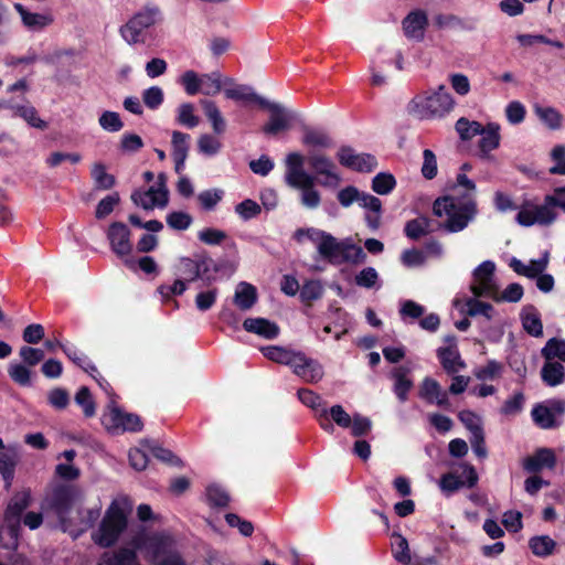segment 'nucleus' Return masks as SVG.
I'll return each mask as SVG.
<instances>
[{"mask_svg": "<svg viewBox=\"0 0 565 565\" xmlns=\"http://www.w3.org/2000/svg\"><path fill=\"white\" fill-rule=\"evenodd\" d=\"M131 544L134 550L121 547L105 552L97 565H140L136 551L143 552L154 565H184L173 539L166 533H141L132 539Z\"/></svg>", "mask_w": 565, "mask_h": 565, "instance_id": "f257e3e1", "label": "nucleus"}, {"mask_svg": "<svg viewBox=\"0 0 565 565\" xmlns=\"http://www.w3.org/2000/svg\"><path fill=\"white\" fill-rule=\"evenodd\" d=\"M82 503L83 492L76 486H58L51 494L50 505L63 532L74 539L90 529L100 516V508L84 509Z\"/></svg>", "mask_w": 565, "mask_h": 565, "instance_id": "f03ea898", "label": "nucleus"}, {"mask_svg": "<svg viewBox=\"0 0 565 565\" xmlns=\"http://www.w3.org/2000/svg\"><path fill=\"white\" fill-rule=\"evenodd\" d=\"M457 186L467 190L465 194H450L438 198L433 204V213L443 221L439 228L446 233H459L475 221L478 214L473 196L476 184L465 173L457 175Z\"/></svg>", "mask_w": 565, "mask_h": 565, "instance_id": "7ed1b4c3", "label": "nucleus"}, {"mask_svg": "<svg viewBox=\"0 0 565 565\" xmlns=\"http://www.w3.org/2000/svg\"><path fill=\"white\" fill-rule=\"evenodd\" d=\"M306 235L316 244L319 255L331 264L341 262L363 263L366 258L361 246L348 241L339 242L330 233L318 228L298 230L297 236Z\"/></svg>", "mask_w": 565, "mask_h": 565, "instance_id": "20e7f679", "label": "nucleus"}, {"mask_svg": "<svg viewBox=\"0 0 565 565\" xmlns=\"http://www.w3.org/2000/svg\"><path fill=\"white\" fill-rule=\"evenodd\" d=\"M131 510L132 505L127 497L114 499L107 508L98 529L93 532V541L100 547L113 546L126 531L128 515Z\"/></svg>", "mask_w": 565, "mask_h": 565, "instance_id": "39448f33", "label": "nucleus"}, {"mask_svg": "<svg viewBox=\"0 0 565 565\" xmlns=\"http://www.w3.org/2000/svg\"><path fill=\"white\" fill-rule=\"evenodd\" d=\"M306 158L299 152H290L285 159V182L294 189H300V201L307 209L320 205V193L315 189V177L303 169Z\"/></svg>", "mask_w": 565, "mask_h": 565, "instance_id": "423d86ee", "label": "nucleus"}, {"mask_svg": "<svg viewBox=\"0 0 565 565\" xmlns=\"http://www.w3.org/2000/svg\"><path fill=\"white\" fill-rule=\"evenodd\" d=\"M455 107V100L445 85L435 90H427L416 95L406 106L408 115L420 120L443 118Z\"/></svg>", "mask_w": 565, "mask_h": 565, "instance_id": "0eeeda50", "label": "nucleus"}, {"mask_svg": "<svg viewBox=\"0 0 565 565\" xmlns=\"http://www.w3.org/2000/svg\"><path fill=\"white\" fill-rule=\"evenodd\" d=\"M162 14L158 6L153 3L146 4L124 25L119 33L129 45L145 42V31L161 21Z\"/></svg>", "mask_w": 565, "mask_h": 565, "instance_id": "6e6552de", "label": "nucleus"}, {"mask_svg": "<svg viewBox=\"0 0 565 565\" xmlns=\"http://www.w3.org/2000/svg\"><path fill=\"white\" fill-rule=\"evenodd\" d=\"M557 218V212L553 203L548 201V194L545 195L542 204H535L531 201H525L515 216V221L525 227L532 225L547 226L554 223Z\"/></svg>", "mask_w": 565, "mask_h": 565, "instance_id": "1a4fd4ad", "label": "nucleus"}, {"mask_svg": "<svg viewBox=\"0 0 565 565\" xmlns=\"http://www.w3.org/2000/svg\"><path fill=\"white\" fill-rule=\"evenodd\" d=\"M478 482L475 468L467 462L451 466V470L439 479V488L446 495H451L461 488H473Z\"/></svg>", "mask_w": 565, "mask_h": 565, "instance_id": "9d476101", "label": "nucleus"}, {"mask_svg": "<svg viewBox=\"0 0 565 565\" xmlns=\"http://www.w3.org/2000/svg\"><path fill=\"white\" fill-rule=\"evenodd\" d=\"M307 162L313 171L315 182L324 188L334 189L339 186L342 178L333 160L320 152H310Z\"/></svg>", "mask_w": 565, "mask_h": 565, "instance_id": "9b49d317", "label": "nucleus"}, {"mask_svg": "<svg viewBox=\"0 0 565 565\" xmlns=\"http://www.w3.org/2000/svg\"><path fill=\"white\" fill-rule=\"evenodd\" d=\"M167 177L164 173L158 175L157 182L148 190H136L131 194L132 202L145 210L163 207L168 203Z\"/></svg>", "mask_w": 565, "mask_h": 565, "instance_id": "f8f14e48", "label": "nucleus"}, {"mask_svg": "<svg viewBox=\"0 0 565 565\" xmlns=\"http://www.w3.org/2000/svg\"><path fill=\"white\" fill-rule=\"evenodd\" d=\"M107 239L109 241L110 249L118 257L124 258L131 254L132 244L130 242V230L125 223H111L107 231ZM124 262L130 269H135V260L126 258Z\"/></svg>", "mask_w": 565, "mask_h": 565, "instance_id": "ddd939ff", "label": "nucleus"}, {"mask_svg": "<svg viewBox=\"0 0 565 565\" xmlns=\"http://www.w3.org/2000/svg\"><path fill=\"white\" fill-rule=\"evenodd\" d=\"M205 82L214 83V89H209V87L204 85L203 94L206 96H214L222 89V75L220 72L199 75L194 71H185L179 78V83L183 86L189 96L201 93V86Z\"/></svg>", "mask_w": 565, "mask_h": 565, "instance_id": "4468645a", "label": "nucleus"}, {"mask_svg": "<svg viewBox=\"0 0 565 565\" xmlns=\"http://www.w3.org/2000/svg\"><path fill=\"white\" fill-rule=\"evenodd\" d=\"M262 107L270 111L269 121L263 127V131L266 135L274 136L280 131L288 130L292 122L299 118L297 113L276 102L266 99Z\"/></svg>", "mask_w": 565, "mask_h": 565, "instance_id": "2eb2a0df", "label": "nucleus"}, {"mask_svg": "<svg viewBox=\"0 0 565 565\" xmlns=\"http://www.w3.org/2000/svg\"><path fill=\"white\" fill-rule=\"evenodd\" d=\"M104 424L106 428L114 433H137L142 429L141 418L134 414L127 413L118 406H110L109 412L104 416Z\"/></svg>", "mask_w": 565, "mask_h": 565, "instance_id": "dca6fc26", "label": "nucleus"}, {"mask_svg": "<svg viewBox=\"0 0 565 565\" xmlns=\"http://www.w3.org/2000/svg\"><path fill=\"white\" fill-rule=\"evenodd\" d=\"M494 270L495 264L492 260H484L475 268L472 273L473 281L470 286L472 295L484 298L494 296L498 286L494 279Z\"/></svg>", "mask_w": 565, "mask_h": 565, "instance_id": "f3484780", "label": "nucleus"}, {"mask_svg": "<svg viewBox=\"0 0 565 565\" xmlns=\"http://www.w3.org/2000/svg\"><path fill=\"white\" fill-rule=\"evenodd\" d=\"M290 369L295 375L310 384L320 382L324 376L322 364L315 359L308 358L302 352H298Z\"/></svg>", "mask_w": 565, "mask_h": 565, "instance_id": "a211bd4d", "label": "nucleus"}, {"mask_svg": "<svg viewBox=\"0 0 565 565\" xmlns=\"http://www.w3.org/2000/svg\"><path fill=\"white\" fill-rule=\"evenodd\" d=\"M337 157L343 167L358 172H371L377 166V161L374 156L369 153H355V151L349 146L341 147Z\"/></svg>", "mask_w": 565, "mask_h": 565, "instance_id": "6ab92c4d", "label": "nucleus"}, {"mask_svg": "<svg viewBox=\"0 0 565 565\" xmlns=\"http://www.w3.org/2000/svg\"><path fill=\"white\" fill-rule=\"evenodd\" d=\"M224 87V95L227 99L243 103H255L260 107L266 98L258 95L255 89L246 84H236L232 77L222 78V87Z\"/></svg>", "mask_w": 565, "mask_h": 565, "instance_id": "aec40b11", "label": "nucleus"}, {"mask_svg": "<svg viewBox=\"0 0 565 565\" xmlns=\"http://www.w3.org/2000/svg\"><path fill=\"white\" fill-rule=\"evenodd\" d=\"M445 341L448 342L449 345L438 348L437 356L447 374H456L466 367V363L457 349L456 338L454 335H447Z\"/></svg>", "mask_w": 565, "mask_h": 565, "instance_id": "412c9836", "label": "nucleus"}, {"mask_svg": "<svg viewBox=\"0 0 565 565\" xmlns=\"http://www.w3.org/2000/svg\"><path fill=\"white\" fill-rule=\"evenodd\" d=\"M472 295V297H465L463 299H456L454 306L463 315L469 317L483 316L486 319L493 318L494 308L491 303L484 302Z\"/></svg>", "mask_w": 565, "mask_h": 565, "instance_id": "4be33fe9", "label": "nucleus"}, {"mask_svg": "<svg viewBox=\"0 0 565 565\" xmlns=\"http://www.w3.org/2000/svg\"><path fill=\"white\" fill-rule=\"evenodd\" d=\"M359 205L366 210L364 220L367 227L372 231L379 230L382 217L381 200L370 193L361 192Z\"/></svg>", "mask_w": 565, "mask_h": 565, "instance_id": "5701e85b", "label": "nucleus"}, {"mask_svg": "<svg viewBox=\"0 0 565 565\" xmlns=\"http://www.w3.org/2000/svg\"><path fill=\"white\" fill-rule=\"evenodd\" d=\"M548 260L550 254L548 252H544L541 258L531 259L527 265L522 263L520 259L513 257L510 262V267L518 275L525 276L526 278L530 279H535L537 276L545 271L548 265Z\"/></svg>", "mask_w": 565, "mask_h": 565, "instance_id": "b1692460", "label": "nucleus"}, {"mask_svg": "<svg viewBox=\"0 0 565 565\" xmlns=\"http://www.w3.org/2000/svg\"><path fill=\"white\" fill-rule=\"evenodd\" d=\"M419 396L429 404H437L441 407L449 405L448 394L444 391L440 384L431 379L425 377L419 388Z\"/></svg>", "mask_w": 565, "mask_h": 565, "instance_id": "393cba45", "label": "nucleus"}, {"mask_svg": "<svg viewBox=\"0 0 565 565\" xmlns=\"http://www.w3.org/2000/svg\"><path fill=\"white\" fill-rule=\"evenodd\" d=\"M556 465V456L551 448H540L533 456L526 457L523 468L527 472H539L544 468L553 469Z\"/></svg>", "mask_w": 565, "mask_h": 565, "instance_id": "a878e982", "label": "nucleus"}, {"mask_svg": "<svg viewBox=\"0 0 565 565\" xmlns=\"http://www.w3.org/2000/svg\"><path fill=\"white\" fill-rule=\"evenodd\" d=\"M409 373L411 369L406 366H396L390 373V377L394 381L393 392L401 403L408 399V393L414 385L408 377Z\"/></svg>", "mask_w": 565, "mask_h": 565, "instance_id": "bb28decb", "label": "nucleus"}, {"mask_svg": "<svg viewBox=\"0 0 565 565\" xmlns=\"http://www.w3.org/2000/svg\"><path fill=\"white\" fill-rule=\"evenodd\" d=\"M247 332L255 333L267 340L276 339L279 334V327L265 318H247L243 322Z\"/></svg>", "mask_w": 565, "mask_h": 565, "instance_id": "cd10ccee", "label": "nucleus"}, {"mask_svg": "<svg viewBox=\"0 0 565 565\" xmlns=\"http://www.w3.org/2000/svg\"><path fill=\"white\" fill-rule=\"evenodd\" d=\"M520 320L526 333L534 338L543 337V323L539 310L533 305H527L520 312Z\"/></svg>", "mask_w": 565, "mask_h": 565, "instance_id": "c85d7f7f", "label": "nucleus"}, {"mask_svg": "<svg viewBox=\"0 0 565 565\" xmlns=\"http://www.w3.org/2000/svg\"><path fill=\"white\" fill-rule=\"evenodd\" d=\"M427 25V15L423 11L411 12L403 20L404 33L408 39L420 41Z\"/></svg>", "mask_w": 565, "mask_h": 565, "instance_id": "c756f323", "label": "nucleus"}, {"mask_svg": "<svg viewBox=\"0 0 565 565\" xmlns=\"http://www.w3.org/2000/svg\"><path fill=\"white\" fill-rule=\"evenodd\" d=\"M14 8L20 14L23 25L30 31H41L53 22L50 14L31 12L19 3H15Z\"/></svg>", "mask_w": 565, "mask_h": 565, "instance_id": "7c9ffc66", "label": "nucleus"}, {"mask_svg": "<svg viewBox=\"0 0 565 565\" xmlns=\"http://www.w3.org/2000/svg\"><path fill=\"white\" fill-rule=\"evenodd\" d=\"M499 126L497 124H488L480 132V140L478 143L479 151L482 158H487L491 151L497 149L500 145Z\"/></svg>", "mask_w": 565, "mask_h": 565, "instance_id": "2f4dec72", "label": "nucleus"}, {"mask_svg": "<svg viewBox=\"0 0 565 565\" xmlns=\"http://www.w3.org/2000/svg\"><path fill=\"white\" fill-rule=\"evenodd\" d=\"M257 301V289L249 282L241 281L235 289L234 303L243 311H247Z\"/></svg>", "mask_w": 565, "mask_h": 565, "instance_id": "473e14b6", "label": "nucleus"}, {"mask_svg": "<svg viewBox=\"0 0 565 565\" xmlns=\"http://www.w3.org/2000/svg\"><path fill=\"white\" fill-rule=\"evenodd\" d=\"M531 417L534 424L542 429H554L559 425L552 411L543 403L533 406Z\"/></svg>", "mask_w": 565, "mask_h": 565, "instance_id": "72a5a7b5", "label": "nucleus"}, {"mask_svg": "<svg viewBox=\"0 0 565 565\" xmlns=\"http://www.w3.org/2000/svg\"><path fill=\"white\" fill-rule=\"evenodd\" d=\"M541 377L547 386H557L565 380V367L559 362L546 361L541 369Z\"/></svg>", "mask_w": 565, "mask_h": 565, "instance_id": "f704fd0d", "label": "nucleus"}, {"mask_svg": "<svg viewBox=\"0 0 565 565\" xmlns=\"http://www.w3.org/2000/svg\"><path fill=\"white\" fill-rule=\"evenodd\" d=\"M21 523L4 519L0 526V546L7 550H14L18 546Z\"/></svg>", "mask_w": 565, "mask_h": 565, "instance_id": "c9c22d12", "label": "nucleus"}, {"mask_svg": "<svg viewBox=\"0 0 565 565\" xmlns=\"http://www.w3.org/2000/svg\"><path fill=\"white\" fill-rule=\"evenodd\" d=\"M30 505V492L22 491L17 493L8 504L4 519L21 523L23 511Z\"/></svg>", "mask_w": 565, "mask_h": 565, "instance_id": "e433bc0d", "label": "nucleus"}, {"mask_svg": "<svg viewBox=\"0 0 565 565\" xmlns=\"http://www.w3.org/2000/svg\"><path fill=\"white\" fill-rule=\"evenodd\" d=\"M297 396L303 405L316 412L318 418L326 417L328 415L326 403L319 394L309 388H299L297 391Z\"/></svg>", "mask_w": 565, "mask_h": 565, "instance_id": "4c0bfd02", "label": "nucleus"}, {"mask_svg": "<svg viewBox=\"0 0 565 565\" xmlns=\"http://www.w3.org/2000/svg\"><path fill=\"white\" fill-rule=\"evenodd\" d=\"M19 457L14 449H7L0 454V473L4 480L6 488H10L14 479L15 466Z\"/></svg>", "mask_w": 565, "mask_h": 565, "instance_id": "58836bf2", "label": "nucleus"}, {"mask_svg": "<svg viewBox=\"0 0 565 565\" xmlns=\"http://www.w3.org/2000/svg\"><path fill=\"white\" fill-rule=\"evenodd\" d=\"M13 114L21 117L33 128L44 130L47 128V122L41 119L38 115V110L31 104H18L15 103Z\"/></svg>", "mask_w": 565, "mask_h": 565, "instance_id": "ea45409f", "label": "nucleus"}, {"mask_svg": "<svg viewBox=\"0 0 565 565\" xmlns=\"http://www.w3.org/2000/svg\"><path fill=\"white\" fill-rule=\"evenodd\" d=\"M201 105L203 107L204 114L209 121L212 125V129L216 135L224 134L226 129V121L222 116L216 104L209 99H202Z\"/></svg>", "mask_w": 565, "mask_h": 565, "instance_id": "a19ab883", "label": "nucleus"}, {"mask_svg": "<svg viewBox=\"0 0 565 565\" xmlns=\"http://www.w3.org/2000/svg\"><path fill=\"white\" fill-rule=\"evenodd\" d=\"M537 118L551 130H558L562 127L563 115L554 107L534 106Z\"/></svg>", "mask_w": 565, "mask_h": 565, "instance_id": "79ce46f5", "label": "nucleus"}, {"mask_svg": "<svg viewBox=\"0 0 565 565\" xmlns=\"http://www.w3.org/2000/svg\"><path fill=\"white\" fill-rule=\"evenodd\" d=\"M262 352L268 360L290 367L299 351L287 350L276 345H268L264 347Z\"/></svg>", "mask_w": 565, "mask_h": 565, "instance_id": "37998d69", "label": "nucleus"}, {"mask_svg": "<svg viewBox=\"0 0 565 565\" xmlns=\"http://www.w3.org/2000/svg\"><path fill=\"white\" fill-rule=\"evenodd\" d=\"M62 351L74 364H76L90 375H93V372H97V367L95 366V364L87 358V355L79 351L75 345H62Z\"/></svg>", "mask_w": 565, "mask_h": 565, "instance_id": "c03bdc74", "label": "nucleus"}, {"mask_svg": "<svg viewBox=\"0 0 565 565\" xmlns=\"http://www.w3.org/2000/svg\"><path fill=\"white\" fill-rule=\"evenodd\" d=\"M302 143L308 147L323 149L330 148L333 145L332 139L326 131L311 128L305 129L302 136Z\"/></svg>", "mask_w": 565, "mask_h": 565, "instance_id": "a18cd8bd", "label": "nucleus"}, {"mask_svg": "<svg viewBox=\"0 0 565 565\" xmlns=\"http://www.w3.org/2000/svg\"><path fill=\"white\" fill-rule=\"evenodd\" d=\"M178 275L188 282L200 279V256L181 258L178 265Z\"/></svg>", "mask_w": 565, "mask_h": 565, "instance_id": "49530a36", "label": "nucleus"}, {"mask_svg": "<svg viewBox=\"0 0 565 565\" xmlns=\"http://www.w3.org/2000/svg\"><path fill=\"white\" fill-rule=\"evenodd\" d=\"M177 122L189 129H193L199 126L200 118L195 115V107L191 103H182L177 108Z\"/></svg>", "mask_w": 565, "mask_h": 565, "instance_id": "de8ad7c7", "label": "nucleus"}, {"mask_svg": "<svg viewBox=\"0 0 565 565\" xmlns=\"http://www.w3.org/2000/svg\"><path fill=\"white\" fill-rule=\"evenodd\" d=\"M455 129L462 141H469L482 132L483 126L476 120L461 117L456 121Z\"/></svg>", "mask_w": 565, "mask_h": 565, "instance_id": "09e8293b", "label": "nucleus"}, {"mask_svg": "<svg viewBox=\"0 0 565 565\" xmlns=\"http://www.w3.org/2000/svg\"><path fill=\"white\" fill-rule=\"evenodd\" d=\"M354 281L356 286L366 289H380L382 287L380 275L374 267H365L360 270L355 275Z\"/></svg>", "mask_w": 565, "mask_h": 565, "instance_id": "8fccbe9b", "label": "nucleus"}, {"mask_svg": "<svg viewBox=\"0 0 565 565\" xmlns=\"http://www.w3.org/2000/svg\"><path fill=\"white\" fill-rule=\"evenodd\" d=\"M532 553L539 557H547L553 554L556 543L548 535L534 536L529 541Z\"/></svg>", "mask_w": 565, "mask_h": 565, "instance_id": "3c124183", "label": "nucleus"}, {"mask_svg": "<svg viewBox=\"0 0 565 565\" xmlns=\"http://www.w3.org/2000/svg\"><path fill=\"white\" fill-rule=\"evenodd\" d=\"M523 295L524 289L522 285H520L519 282H512L508 285L502 292H499V286H497L494 296H489V298L497 302H518L522 299Z\"/></svg>", "mask_w": 565, "mask_h": 565, "instance_id": "603ef678", "label": "nucleus"}, {"mask_svg": "<svg viewBox=\"0 0 565 565\" xmlns=\"http://www.w3.org/2000/svg\"><path fill=\"white\" fill-rule=\"evenodd\" d=\"M405 235L411 239H418L430 232V221L425 216L411 220L404 228Z\"/></svg>", "mask_w": 565, "mask_h": 565, "instance_id": "864d4df0", "label": "nucleus"}, {"mask_svg": "<svg viewBox=\"0 0 565 565\" xmlns=\"http://www.w3.org/2000/svg\"><path fill=\"white\" fill-rule=\"evenodd\" d=\"M542 356L546 361H553L558 359L561 362H565V340L552 338L543 347Z\"/></svg>", "mask_w": 565, "mask_h": 565, "instance_id": "5fc2aeb1", "label": "nucleus"}, {"mask_svg": "<svg viewBox=\"0 0 565 565\" xmlns=\"http://www.w3.org/2000/svg\"><path fill=\"white\" fill-rule=\"evenodd\" d=\"M392 551H393L394 558L398 563H401L403 565H408L411 563L412 557H411L408 542L403 535H401L398 533L393 534Z\"/></svg>", "mask_w": 565, "mask_h": 565, "instance_id": "6e6d98bb", "label": "nucleus"}, {"mask_svg": "<svg viewBox=\"0 0 565 565\" xmlns=\"http://www.w3.org/2000/svg\"><path fill=\"white\" fill-rule=\"evenodd\" d=\"M395 185L396 180L391 173L380 172L372 180V190L380 195L391 193Z\"/></svg>", "mask_w": 565, "mask_h": 565, "instance_id": "4d7b16f0", "label": "nucleus"}, {"mask_svg": "<svg viewBox=\"0 0 565 565\" xmlns=\"http://www.w3.org/2000/svg\"><path fill=\"white\" fill-rule=\"evenodd\" d=\"M224 191L221 189L204 190L198 194V201L205 211H212L223 199Z\"/></svg>", "mask_w": 565, "mask_h": 565, "instance_id": "13d9d810", "label": "nucleus"}, {"mask_svg": "<svg viewBox=\"0 0 565 565\" xmlns=\"http://www.w3.org/2000/svg\"><path fill=\"white\" fill-rule=\"evenodd\" d=\"M75 403L83 408V413L86 417H93L96 414V406L87 386H82L76 395Z\"/></svg>", "mask_w": 565, "mask_h": 565, "instance_id": "bf43d9fd", "label": "nucleus"}, {"mask_svg": "<svg viewBox=\"0 0 565 565\" xmlns=\"http://www.w3.org/2000/svg\"><path fill=\"white\" fill-rule=\"evenodd\" d=\"M190 138L189 134L179 130L172 132L171 146L173 158L188 157Z\"/></svg>", "mask_w": 565, "mask_h": 565, "instance_id": "052dcab7", "label": "nucleus"}, {"mask_svg": "<svg viewBox=\"0 0 565 565\" xmlns=\"http://www.w3.org/2000/svg\"><path fill=\"white\" fill-rule=\"evenodd\" d=\"M92 178L97 188L103 190L111 189L115 185L114 175L106 172L103 163H95L92 168Z\"/></svg>", "mask_w": 565, "mask_h": 565, "instance_id": "680f3d73", "label": "nucleus"}, {"mask_svg": "<svg viewBox=\"0 0 565 565\" xmlns=\"http://www.w3.org/2000/svg\"><path fill=\"white\" fill-rule=\"evenodd\" d=\"M221 148L222 143L215 137L209 134H203L198 139V149L202 154L206 157H213L217 154Z\"/></svg>", "mask_w": 565, "mask_h": 565, "instance_id": "e2e57ef3", "label": "nucleus"}, {"mask_svg": "<svg viewBox=\"0 0 565 565\" xmlns=\"http://www.w3.org/2000/svg\"><path fill=\"white\" fill-rule=\"evenodd\" d=\"M9 376L13 382L21 386L31 385V371L21 363H11L8 369Z\"/></svg>", "mask_w": 565, "mask_h": 565, "instance_id": "0e129e2a", "label": "nucleus"}, {"mask_svg": "<svg viewBox=\"0 0 565 565\" xmlns=\"http://www.w3.org/2000/svg\"><path fill=\"white\" fill-rule=\"evenodd\" d=\"M458 418L462 425L470 431L471 436L483 431L481 418L469 409H463L458 413Z\"/></svg>", "mask_w": 565, "mask_h": 565, "instance_id": "69168bd1", "label": "nucleus"}, {"mask_svg": "<svg viewBox=\"0 0 565 565\" xmlns=\"http://www.w3.org/2000/svg\"><path fill=\"white\" fill-rule=\"evenodd\" d=\"M206 498L212 507L224 508L230 502V495L220 486L212 484L206 489Z\"/></svg>", "mask_w": 565, "mask_h": 565, "instance_id": "338daca9", "label": "nucleus"}, {"mask_svg": "<svg viewBox=\"0 0 565 565\" xmlns=\"http://www.w3.org/2000/svg\"><path fill=\"white\" fill-rule=\"evenodd\" d=\"M554 164L548 169L551 174L565 175V146L556 145L551 151Z\"/></svg>", "mask_w": 565, "mask_h": 565, "instance_id": "774afa93", "label": "nucleus"}]
</instances>
